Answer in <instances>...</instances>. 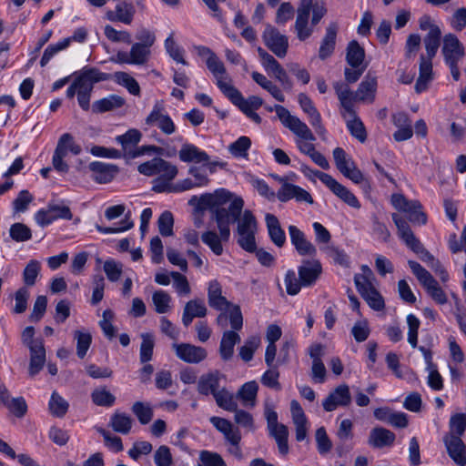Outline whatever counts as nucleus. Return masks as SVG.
<instances>
[{"label":"nucleus","instance_id":"obj_32","mask_svg":"<svg viewBox=\"0 0 466 466\" xmlns=\"http://www.w3.org/2000/svg\"><path fill=\"white\" fill-rule=\"evenodd\" d=\"M71 140V135L69 133L63 134L56 145V147L54 152L52 163L53 167L56 170L63 173H66L68 171V165L64 162V157L67 155V152L66 150V143L70 142Z\"/></svg>","mask_w":466,"mask_h":466},{"label":"nucleus","instance_id":"obj_64","mask_svg":"<svg viewBox=\"0 0 466 466\" xmlns=\"http://www.w3.org/2000/svg\"><path fill=\"white\" fill-rule=\"evenodd\" d=\"M200 461L202 464L199 466H227L225 461L218 453L208 451H201Z\"/></svg>","mask_w":466,"mask_h":466},{"label":"nucleus","instance_id":"obj_33","mask_svg":"<svg viewBox=\"0 0 466 466\" xmlns=\"http://www.w3.org/2000/svg\"><path fill=\"white\" fill-rule=\"evenodd\" d=\"M30 350L29 374L35 376L42 369L46 361V350L43 341L32 343Z\"/></svg>","mask_w":466,"mask_h":466},{"label":"nucleus","instance_id":"obj_29","mask_svg":"<svg viewBox=\"0 0 466 466\" xmlns=\"http://www.w3.org/2000/svg\"><path fill=\"white\" fill-rule=\"evenodd\" d=\"M266 226L270 240L279 248L286 243L285 231L282 229L279 218L270 213L265 216Z\"/></svg>","mask_w":466,"mask_h":466},{"label":"nucleus","instance_id":"obj_2","mask_svg":"<svg viewBox=\"0 0 466 466\" xmlns=\"http://www.w3.org/2000/svg\"><path fill=\"white\" fill-rule=\"evenodd\" d=\"M328 10L323 1L301 0L297 9L294 29L300 41L309 38L314 27L326 15Z\"/></svg>","mask_w":466,"mask_h":466},{"label":"nucleus","instance_id":"obj_13","mask_svg":"<svg viewBox=\"0 0 466 466\" xmlns=\"http://www.w3.org/2000/svg\"><path fill=\"white\" fill-rule=\"evenodd\" d=\"M149 56V48L138 43H135L132 46L129 53L125 51H118L116 56L110 57V61L118 64L142 66L148 61Z\"/></svg>","mask_w":466,"mask_h":466},{"label":"nucleus","instance_id":"obj_45","mask_svg":"<svg viewBox=\"0 0 466 466\" xmlns=\"http://www.w3.org/2000/svg\"><path fill=\"white\" fill-rule=\"evenodd\" d=\"M441 30L433 29L431 33H427L423 38L426 54L424 56L434 57L441 45Z\"/></svg>","mask_w":466,"mask_h":466},{"label":"nucleus","instance_id":"obj_39","mask_svg":"<svg viewBox=\"0 0 466 466\" xmlns=\"http://www.w3.org/2000/svg\"><path fill=\"white\" fill-rule=\"evenodd\" d=\"M333 86L343 108L342 113L353 114V101L356 100L355 95H353L350 87L343 83L336 82Z\"/></svg>","mask_w":466,"mask_h":466},{"label":"nucleus","instance_id":"obj_15","mask_svg":"<svg viewBox=\"0 0 466 466\" xmlns=\"http://www.w3.org/2000/svg\"><path fill=\"white\" fill-rule=\"evenodd\" d=\"M317 177L325 184L338 198L349 206L360 208V203L346 187L335 180L330 175L323 172L316 173Z\"/></svg>","mask_w":466,"mask_h":466},{"label":"nucleus","instance_id":"obj_11","mask_svg":"<svg viewBox=\"0 0 466 466\" xmlns=\"http://www.w3.org/2000/svg\"><path fill=\"white\" fill-rule=\"evenodd\" d=\"M262 39L265 46L278 57L286 56L289 48L288 37L274 26L268 25L263 32Z\"/></svg>","mask_w":466,"mask_h":466},{"label":"nucleus","instance_id":"obj_46","mask_svg":"<svg viewBox=\"0 0 466 466\" xmlns=\"http://www.w3.org/2000/svg\"><path fill=\"white\" fill-rule=\"evenodd\" d=\"M50 413L57 418H62L68 410L69 403L56 391L51 395L48 404Z\"/></svg>","mask_w":466,"mask_h":466},{"label":"nucleus","instance_id":"obj_18","mask_svg":"<svg viewBox=\"0 0 466 466\" xmlns=\"http://www.w3.org/2000/svg\"><path fill=\"white\" fill-rule=\"evenodd\" d=\"M289 234L292 245L300 256L315 257L317 255L316 247L298 227L290 225Z\"/></svg>","mask_w":466,"mask_h":466},{"label":"nucleus","instance_id":"obj_62","mask_svg":"<svg viewBox=\"0 0 466 466\" xmlns=\"http://www.w3.org/2000/svg\"><path fill=\"white\" fill-rule=\"evenodd\" d=\"M361 297L366 300L368 305L374 310H381L385 307L384 299L380 292L375 289H370Z\"/></svg>","mask_w":466,"mask_h":466},{"label":"nucleus","instance_id":"obj_6","mask_svg":"<svg viewBox=\"0 0 466 466\" xmlns=\"http://www.w3.org/2000/svg\"><path fill=\"white\" fill-rule=\"evenodd\" d=\"M408 264L412 273L416 276L420 283L427 290L428 294L437 303L445 304L447 302V297L431 274L416 261L409 260Z\"/></svg>","mask_w":466,"mask_h":466},{"label":"nucleus","instance_id":"obj_12","mask_svg":"<svg viewBox=\"0 0 466 466\" xmlns=\"http://www.w3.org/2000/svg\"><path fill=\"white\" fill-rule=\"evenodd\" d=\"M146 125L158 127L164 134L171 135L176 131V126L171 117L166 114L162 103L157 102L149 115L145 119Z\"/></svg>","mask_w":466,"mask_h":466},{"label":"nucleus","instance_id":"obj_25","mask_svg":"<svg viewBox=\"0 0 466 466\" xmlns=\"http://www.w3.org/2000/svg\"><path fill=\"white\" fill-rule=\"evenodd\" d=\"M222 374L218 370H214L200 376L198 381V391L201 395L208 396L212 394L213 397L218 393L219 389V380Z\"/></svg>","mask_w":466,"mask_h":466},{"label":"nucleus","instance_id":"obj_50","mask_svg":"<svg viewBox=\"0 0 466 466\" xmlns=\"http://www.w3.org/2000/svg\"><path fill=\"white\" fill-rule=\"evenodd\" d=\"M466 430V415L457 413L451 417L449 423V432L444 436H455L461 438Z\"/></svg>","mask_w":466,"mask_h":466},{"label":"nucleus","instance_id":"obj_42","mask_svg":"<svg viewBox=\"0 0 466 466\" xmlns=\"http://www.w3.org/2000/svg\"><path fill=\"white\" fill-rule=\"evenodd\" d=\"M365 58V51L360 44L353 40L350 41L347 46L346 60L347 63L353 68L361 66Z\"/></svg>","mask_w":466,"mask_h":466},{"label":"nucleus","instance_id":"obj_28","mask_svg":"<svg viewBox=\"0 0 466 466\" xmlns=\"http://www.w3.org/2000/svg\"><path fill=\"white\" fill-rule=\"evenodd\" d=\"M395 434L390 430L375 427L370 432L368 443L373 448L381 449L391 446L395 441Z\"/></svg>","mask_w":466,"mask_h":466},{"label":"nucleus","instance_id":"obj_59","mask_svg":"<svg viewBox=\"0 0 466 466\" xmlns=\"http://www.w3.org/2000/svg\"><path fill=\"white\" fill-rule=\"evenodd\" d=\"M152 300L157 313H167L170 309L171 297L166 291L157 290L154 292Z\"/></svg>","mask_w":466,"mask_h":466},{"label":"nucleus","instance_id":"obj_36","mask_svg":"<svg viewBox=\"0 0 466 466\" xmlns=\"http://www.w3.org/2000/svg\"><path fill=\"white\" fill-rule=\"evenodd\" d=\"M341 115L343 118L346 119L347 127L349 128L351 136L361 143L365 142L367 139L366 128L360 118L357 116L356 111L353 110V114L341 113Z\"/></svg>","mask_w":466,"mask_h":466},{"label":"nucleus","instance_id":"obj_51","mask_svg":"<svg viewBox=\"0 0 466 466\" xmlns=\"http://www.w3.org/2000/svg\"><path fill=\"white\" fill-rule=\"evenodd\" d=\"M250 147V138L248 137L242 136L228 146V151L235 157H247L248 151Z\"/></svg>","mask_w":466,"mask_h":466},{"label":"nucleus","instance_id":"obj_58","mask_svg":"<svg viewBox=\"0 0 466 466\" xmlns=\"http://www.w3.org/2000/svg\"><path fill=\"white\" fill-rule=\"evenodd\" d=\"M69 45L70 39H63L56 44L49 45L44 51L43 56L40 60V66H46L55 55L67 48Z\"/></svg>","mask_w":466,"mask_h":466},{"label":"nucleus","instance_id":"obj_20","mask_svg":"<svg viewBox=\"0 0 466 466\" xmlns=\"http://www.w3.org/2000/svg\"><path fill=\"white\" fill-rule=\"evenodd\" d=\"M441 51L446 63L460 61L465 55L462 44L453 34H448L444 36Z\"/></svg>","mask_w":466,"mask_h":466},{"label":"nucleus","instance_id":"obj_48","mask_svg":"<svg viewBox=\"0 0 466 466\" xmlns=\"http://www.w3.org/2000/svg\"><path fill=\"white\" fill-rule=\"evenodd\" d=\"M115 81L126 87L128 92L134 96H140V86L137 81L126 72H116L114 75Z\"/></svg>","mask_w":466,"mask_h":466},{"label":"nucleus","instance_id":"obj_44","mask_svg":"<svg viewBox=\"0 0 466 466\" xmlns=\"http://www.w3.org/2000/svg\"><path fill=\"white\" fill-rule=\"evenodd\" d=\"M238 223L236 232H257L258 222L253 213L247 209L241 211L238 218L236 220Z\"/></svg>","mask_w":466,"mask_h":466},{"label":"nucleus","instance_id":"obj_22","mask_svg":"<svg viewBox=\"0 0 466 466\" xmlns=\"http://www.w3.org/2000/svg\"><path fill=\"white\" fill-rule=\"evenodd\" d=\"M432 59L433 57L426 56L424 54L420 56V74L415 84V91L419 94L425 91L433 79Z\"/></svg>","mask_w":466,"mask_h":466},{"label":"nucleus","instance_id":"obj_14","mask_svg":"<svg viewBox=\"0 0 466 466\" xmlns=\"http://www.w3.org/2000/svg\"><path fill=\"white\" fill-rule=\"evenodd\" d=\"M236 197L225 190L221 189L217 191L214 195L212 194H204L200 198L193 197L189 200V204H193L194 201H198L197 208L198 209L204 210L209 208L211 213L213 214V210L218 208H225L224 205L228 202H231Z\"/></svg>","mask_w":466,"mask_h":466},{"label":"nucleus","instance_id":"obj_38","mask_svg":"<svg viewBox=\"0 0 466 466\" xmlns=\"http://www.w3.org/2000/svg\"><path fill=\"white\" fill-rule=\"evenodd\" d=\"M142 134L138 129L132 128L125 134L116 137V141L122 146L125 157H128L140 142Z\"/></svg>","mask_w":466,"mask_h":466},{"label":"nucleus","instance_id":"obj_19","mask_svg":"<svg viewBox=\"0 0 466 466\" xmlns=\"http://www.w3.org/2000/svg\"><path fill=\"white\" fill-rule=\"evenodd\" d=\"M351 401L350 388L346 384L339 385L324 400L322 405L326 411H332L338 406H348Z\"/></svg>","mask_w":466,"mask_h":466},{"label":"nucleus","instance_id":"obj_8","mask_svg":"<svg viewBox=\"0 0 466 466\" xmlns=\"http://www.w3.org/2000/svg\"><path fill=\"white\" fill-rule=\"evenodd\" d=\"M275 178L281 184L276 194L280 202L296 199L298 202L314 203L311 195L307 190L289 182V177L276 176Z\"/></svg>","mask_w":466,"mask_h":466},{"label":"nucleus","instance_id":"obj_37","mask_svg":"<svg viewBox=\"0 0 466 466\" xmlns=\"http://www.w3.org/2000/svg\"><path fill=\"white\" fill-rule=\"evenodd\" d=\"M179 158L183 162L205 163L209 161L208 155L194 145L185 144L179 150Z\"/></svg>","mask_w":466,"mask_h":466},{"label":"nucleus","instance_id":"obj_49","mask_svg":"<svg viewBox=\"0 0 466 466\" xmlns=\"http://www.w3.org/2000/svg\"><path fill=\"white\" fill-rule=\"evenodd\" d=\"M91 399L96 405L101 407H111L116 401V397L106 387L94 390Z\"/></svg>","mask_w":466,"mask_h":466},{"label":"nucleus","instance_id":"obj_26","mask_svg":"<svg viewBox=\"0 0 466 466\" xmlns=\"http://www.w3.org/2000/svg\"><path fill=\"white\" fill-rule=\"evenodd\" d=\"M339 26L336 22H331L326 28V34L321 40V44L319 49V57L321 60H325L329 57L336 46V38L338 34Z\"/></svg>","mask_w":466,"mask_h":466},{"label":"nucleus","instance_id":"obj_55","mask_svg":"<svg viewBox=\"0 0 466 466\" xmlns=\"http://www.w3.org/2000/svg\"><path fill=\"white\" fill-rule=\"evenodd\" d=\"M298 100L303 112L308 115L309 123L314 120L318 123L320 114L315 107L312 100L304 93H300L299 95Z\"/></svg>","mask_w":466,"mask_h":466},{"label":"nucleus","instance_id":"obj_40","mask_svg":"<svg viewBox=\"0 0 466 466\" xmlns=\"http://www.w3.org/2000/svg\"><path fill=\"white\" fill-rule=\"evenodd\" d=\"M133 425V419L127 413L115 411L109 421V426L116 432L121 434L129 433Z\"/></svg>","mask_w":466,"mask_h":466},{"label":"nucleus","instance_id":"obj_30","mask_svg":"<svg viewBox=\"0 0 466 466\" xmlns=\"http://www.w3.org/2000/svg\"><path fill=\"white\" fill-rule=\"evenodd\" d=\"M377 90V78L369 74L364 77L355 93V99L361 102L372 103Z\"/></svg>","mask_w":466,"mask_h":466},{"label":"nucleus","instance_id":"obj_52","mask_svg":"<svg viewBox=\"0 0 466 466\" xmlns=\"http://www.w3.org/2000/svg\"><path fill=\"white\" fill-rule=\"evenodd\" d=\"M258 386L256 381H249L242 385L238 392V396L244 401L248 406L253 407L255 405V400L257 397Z\"/></svg>","mask_w":466,"mask_h":466},{"label":"nucleus","instance_id":"obj_10","mask_svg":"<svg viewBox=\"0 0 466 466\" xmlns=\"http://www.w3.org/2000/svg\"><path fill=\"white\" fill-rule=\"evenodd\" d=\"M140 174L153 177H167V179H174L177 175V167L161 157H154L151 160L140 164L137 167Z\"/></svg>","mask_w":466,"mask_h":466},{"label":"nucleus","instance_id":"obj_5","mask_svg":"<svg viewBox=\"0 0 466 466\" xmlns=\"http://www.w3.org/2000/svg\"><path fill=\"white\" fill-rule=\"evenodd\" d=\"M269 112L275 111L281 124L290 130L296 137H299L306 140H315V136L306 123L301 121L298 116H293L290 112L281 105L274 106H267Z\"/></svg>","mask_w":466,"mask_h":466},{"label":"nucleus","instance_id":"obj_21","mask_svg":"<svg viewBox=\"0 0 466 466\" xmlns=\"http://www.w3.org/2000/svg\"><path fill=\"white\" fill-rule=\"evenodd\" d=\"M89 169L92 171V178L99 184H106L112 181L118 172V168L116 165L100 161L90 163Z\"/></svg>","mask_w":466,"mask_h":466},{"label":"nucleus","instance_id":"obj_43","mask_svg":"<svg viewBox=\"0 0 466 466\" xmlns=\"http://www.w3.org/2000/svg\"><path fill=\"white\" fill-rule=\"evenodd\" d=\"M269 434L276 440L280 454L286 455L289 452L288 437L289 431L284 424H278L268 429Z\"/></svg>","mask_w":466,"mask_h":466},{"label":"nucleus","instance_id":"obj_27","mask_svg":"<svg viewBox=\"0 0 466 466\" xmlns=\"http://www.w3.org/2000/svg\"><path fill=\"white\" fill-rule=\"evenodd\" d=\"M135 7L131 3L121 2L116 5L115 10H108L106 17L112 22H121L130 25L135 15Z\"/></svg>","mask_w":466,"mask_h":466},{"label":"nucleus","instance_id":"obj_23","mask_svg":"<svg viewBox=\"0 0 466 466\" xmlns=\"http://www.w3.org/2000/svg\"><path fill=\"white\" fill-rule=\"evenodd\" d=\"M445 444L449 456L460 466L466 465L465 444L461 438L455 436H444Z\"/></svg>","mask_w":466,"mask_h":466},{"label":"nucleus","instance_id":"obj_53","mask_svg":"<svg viewBox=\"0 0 466 466\" xmlns=\"http://www.w3.org/2000/svg\"><path fill=\"white\" fill-rule=\"evenodd\" d=\"M131 410L141 424L149 423L153 418V410L149 403L136 401Z\"/></svg>","mask_w":466,"mask_h":466},{"label":"nucleus","instance_id":"obj_34","mask_svg":"<svg viewBox=\"0 0 466 466\" xmlns=\"http://www.w3.org/2000/svg\"><path fill=\"white\" fill-rule=\"evenodd\" d=\"M0 399L16 417H23L26 413L27 405L25 399L22 397L11 399L5 385H0Z\"/></svg>","mask_w":466,"mask_h":466},{"label":"nucleus","instance_id":"obj_7","mask_svg":"<svg viewBox=\"0 0 466 466\" xmlns=\"http://www.w3.org/2000/svg\"><path fill=\"white\" fill-rule=\"evenodd\" d=\"M107 79H109V75L102 73L96 68L89 67L86 69L85 79L77 92V101L83 110L87 111L90 107V96L94 84Z\"/></svg>","mask_w":466,"mask_h":466},{"label":"nucleus","instance_id":"obj_31","mask_svg":"<svg viewBox=\"0 0 466 466\" xmlns=\"http://www.w3.org/2000/svg\"><path fill=\"white\" fill-rule=\"evenodd\" d=\"M225 96L238 108L246 107L257 110L263 105V100L259 96H251L245 99L241 93L234 86Z\"/></svg>","mask_w":466,"mask_h":466},{"label":"nucleus","instance_id":"obj_35","mask_svg":"<svg viewBox=\"0 0 466 466\" xmlns=\"http://www.w3.org/2000/svg\"><path fill=\"white\" fill-rule=\"evenodd\" d=\"M237 329L226 330L221 338L219 345V354L222 360H228L234 354V346L240 342V336L236 332Z\"/></svg>","mask_w":466,"mask_h":466},{"label":"nucleus","instance_id":"obj_54","mask_svg":"<svg viewBox=\"0 0 466 466\" xmlns=\"http://www.w3.org/2000/svg\"><path fill=\"white\" fill-rule=\"evenodd\" d=\"M260 345V338L258 336L249 337L243 346L239 348V356L245 361L248 362L253 359L254 352Z\"/></svg>","mask_w":466,"mask_h":466},{"label":"nucleus","instance_id":"obj_63","mask_svg":"<svg viewBox=\"0 0 466 466\" xmlns=\"http://www.w3.org/2000/svg\"><path fill=\"white\" fill-rule=\"evenodd\" d=\"M238 235V244L245 251L253 253L257 248L255 235L257 232H236Z\"/></svg>","mask_w":466,"mask_h":466},{"label":"nucleus","instance_id":"obj_60","mask_svg":"<svg viewBox=\"0 0 466 466\" xmlns=\"http://www.w3.org/2000/svg\"><path fill=\"white\" fill-rule=\"evenodd\" d=\"M142 342L140 345V361L147 363L152 359L155 346L154 338L151 334L145 333L141 335Z\"/></svg>","mask_w":466,"mask_h":466},{"label":"nucleus","instance_id":"obj_24","mask_svg":"<svg viewBox=\"0 0 466 466\" xmlns=\"http://www.w3.org/2000/svg\"><path fill=\"white\" fill-rule=\"evenodd\" d=\"M322 268L319 260H303L299 267V277L303 286H311L321 274Z\"/></svg>","mask_w":466,"mask_h":466},{"label":"nucleus","instance_id":"obj_61","mask_svg":"<svg viewBox=\"0 0 466 466\" xmlns=\"http://www.w3.org/2000/svg\"><path fill=\"white\" fill-rule=\"evenodd\" d=\"M159 233L163 237L173 235L174 218L170 211H164L157 220Z\"/></svg>","mask_w":466,"mask_h":466},{"label":"nucleus","instance_id":"obj_57","mask_svg":"<svg viewBox=\"0 0 466 466\" xmlns=\"http://www.w3.org/2000/svg\"><path fill=\"white\" fill-rule=\"evenodd\" d=\"M10 237L16 242H25L32 238L31 229L24 223H15L9 229Z\"/></svg>","mask_w":466,"mask_h":466},{"label":"nucleus","instance_id":"obj_56","mask_svg":"<svg viewBox=\"0 0 466 466\" xmlns=\"http://www.w3.org/2000/svg\"><path fill=\"white\" fill-rule=\"evenodd\" d=\"M74 339H76V354L78 358L83 359L91 345L92 336L88 332L76 330L74 332Z\"/></svg>","mask_w":466,"mask_h":466},{"label":"nucleus","instance_id":"obj_41","mask_svg":"<svg viewBox=\"0 0 466 466\" xmlns=\"http://www.w3.org/2000/svg\"><path fill=\"white\" fill-rule=\"evenodd\" d=\"M126 100L122 96L117 95H110L105 98L94 102L92 108L96 113H104L123 106Z\"/></svg>","mask_w":466,"mask_h":466},{"label":"nucleus","instance_id":"obj_9","mask_svg":"<svg viewBox=\"0 0 466 466\" xmlns=\"http://www.w3.org/2000/svg\"><path fill=\"white\" fill-rule=\"evenodd\" d=\"M391 204L396 209L408 213L410 222L419 225L426 224L427 216L421 211L422 206L420 201L408 200L402 194H393Z\"/></svg>","mask_w":466,"mask_h":466},{"label":"nucleus","instance_id":"obj_1","mask_svg":"<svg viewBox=\"0 0 466 466\" xmlns=\"http://www.w3.org/2000/svg\"><path fill=\"white\" fill-rule=\"evenodd\" d=\"M243 207L242 198H235L227 208H218L213 210V220L216 221L219 233L208 230L202 234L201 239L217 256L223 253L222 243L228 242L230 238L229 226L238 218Z\"/></svg>","mask_w":466,"mask_h":466},{"label":"nucleus","instance_id":"obj_16","mask_svg":"<svg viewBox=\"0 0 466 466\" xmlns=\"http://www.w3.org/2000/svg\"><path fill=\"white\" fill-rule=\"evenodd\" d=\"M206 64L208 70L216 78L218 87L224 95H227L233 86L230 84L229 77L227 74L223 62L219 60L216 54H212V56L208 57Z\"/></svg>","mask_w":466,"mask_h":466},{"label":"nucleus","instance_id":"obj_3","mask_svg":"<svg viewBox=\"0 0 466 466\" xmlns=\"http://www.w3.org/2000/svg\"><path fill=\"white\" fill-rule=\"evenodd\" d=\"M208 305L218 311L228 310V319L233 329H241L243 327V316L238 305L232 304L222 295L221 285L217 280H212L208 289Z\"/></svg>","mask_w":466,"mask_h":466},{"label":"nucleus","instance_id":"obj_4","mask_svg":"<svg viewBox=\"0 0 466 466\" xmlns=\"http://www.w3.org/2000/svg\"><path fill=\"white\" fill-rule=\"evenodd\" d=\"M392 220L398 229L399 237L404 241V243L412 251L420 255V258L424 262L428 263L433 269L435 267H439L440 261L424 248L420 241L413 234L407 220L398 214H392Z\"/></svg>","mask_w":466,"mask_h":466},{"label":"nucleus","instance_id":"obj_17","mask_svg":"<svg viewBox=\"0 0 466 466\" xmlns=\"http://www.w3.org/2000/svg\"><path fill=\"white\" fill-rule=\"evenodd\" d=\"M172 348L177 357L187 363H199L208 356V352L204 348L190 343H175L172 345Z\"/></svg>","mask_w":466,"mask_h":466},{"label":"nucleus","instance_id":"obj_47","mask_svg":"<svg viewBox=\"0 0 466 466\" xmlns=\"http://www.w3.org/2000/svg\"><path fill=\"white\" fill-rule=\"evenodd\" d=\"M214 399L217 405L225 410L233 411L236 410L238 407L235 396L226 388L220 389V390L215 394Z\"/></svg>","mask_w":466,"mask_h":466}]
</instances>
